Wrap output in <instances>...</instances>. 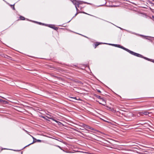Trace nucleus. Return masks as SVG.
Masks as SVG:
<instances>
[{
  "label": "nucleus",
  "instance_id": "f257e3e1",
  "mask_svg": "<svg viewBox=\"0 0 154 154\" xmlns=\"http://www.w3.org/2000/svg\"><path fill=\"white\" fill-rule=\"evenodd\" d=\"M107 44L109 45H112L113 46L116 47H117L119 48H125L124 47H123L122 46H121L120 45H118V44H110V43H102V42H96L95 44V48H96L97 46L101 44Z\"/></svg>",
  "mask_w": 154,
  "mask_h": 154
},
{
  "label": "nucleus",
  "instance_id": "f03ea898",
  "mask_svg": "<svg viewBox=\"0 0 154 154\" xmlns=\"http://www.w3.org/2000/svg\"><path fill=\"white\" fill-rule=\"evenodd\" d=\"M125 49V51H128V52L130 53V54H132V55H134L135 56H137V57H141L143 58L146 60H149V59L145 57H143V56L142 55H141L140 54L135 53L132 51H130L128 49Z\"/></svg>",
  "mask_w": 154,
  "mask_h": 154
},
{
  "label": "nucleus",
  "instance_id": "7ed1b4c3",
  "mask_svg": "<svg viewBox=\"0 0 154 154\" xmlns=\"http://www.w3.org/2000/svg\"><path fill=\"white\" fill-rule=\"evenodd\" d=\"M73 4L75 5V7L77 11L79 9L77 7H79V5L80 4H82V3L81 1H78L76 0H70Z\"/></svg>",
  "mask_w": 154,
  "mask_h": 154
},
{
  "label": "nucleus",
  "instance_id": "20e7f679",
  "mask_svg": "<svg viewBox=\"0 0 154 154\" xmlns=\"http://www.w3.org/2000/svg\"><path fill=\"white\" fill-rule=\"evenodd\" d=\"M99 19L101 20H103L104 21H106V22H109H109H108V21H107L106 20H104L103 19H101V18H99ZM110 23H111L110 22ZM111 24H113V25H115V26H116L117 27L119 28V29H120L121 30H125V31H127V32H129V33H130L131 34H135V35H137V34L136 33H135V32H131V31H129L128 30H126V29H123L120 27H119L118 26H117L115 25L114 24H113V23H111Z\"/></svg>",
  "mask_w": 154,
  "mask_h": 154
},
{
  "label": "nucleus",
  "instance_id": "39448f33",
  "mask_svg": "<svg viewBox=\"0 0 154 154\" xmlns=\"http://www.w3.org/2000/svg\"><path fill=\"white\" fill-rule=\"evenodd\" d=\"M48 27L55 30H57L58 29V28L57 27H55L54 25L49 24V25H48Z\"/></svg>",
  "mask_w": 154,
  "mask_h": 154
},
{
  "label": "nucleus",
  "instance_id": "423d86ee",
  "mask_svg": "<svg viewBox=\"0 0 154 154\" xmlns=\"http://www.w3.org/2000/svg\"><path fill=\"white\" fill-rule=\"evenodd\" d=\"M100 101H98L99 103L103 105V106H105L106 105V102L103 99H102V100H100Z\"/></svg>",
  "mask_w": 154,
  "mask_h": 154
},
{
  "label": "nucleus",
  "instance_id": "0eeeda50",
  "mask_svg": "<svg viewBox=\"0 0 154 154\" xmlns=\"http://www.w3.org/2000/svg\"><path fill=\"white\" fill-rule=\"evenodd\" d=\"M32 138H33V142L32 143H30V144H29L27 146H28L29 145L31 144H32V143H34L35 142H36V141H34V139L37 142H41V140H37L34 137H32Z\"/></svg>",
  "mask_w": 154,
  "mask_h": 154
},
{
  "label": "nucleus",
  "instance_id": "6e6552de",
  "mask_svg": "<svg viewBox=\"0 0 154 154\" xmlns=\"http://www.w3.org/2000/svg\"><path fill=\"white\" fill-rule=\"evenodd\" d=\"M84 127L85 128H87L91 130H94V129L92 128L87 125H85Z\"/></svg>",
  "mask_w": 154,
  "mask_h": 154
},
{
  "label": "nucleus",
  "instance_id": "1a4fd4ad",
  "mask_svg": "<svg viewBox=\"0 0 154 154\" xmlns=\"http://www.w3.org/2000/svg\"><path fill=\"white\" fill-rule=\"evenodd\" d=\"M5 2H6L8 5H9L10 6H11V7L12 8V9L14 10H15V8H14V5H15V4H14V5H10V4H9L6 1H5Z\"/></svg>",
  "mask_w": 154,
  "mask_h": 154
},
{
  "label": "nucleus",
  "instance_id": "9d476101",
  "mask_svg": "<svg viewBox=\"0 0 154 154\" xmlns=\"http://www.w3.org/2000/svg\"><path fill=\"white\" fill-rule=\"evenodd\" d=\"M141 113L145 115H147L149 113L146 111L142 112H141Z\"/></svg>",
  "mask_w": 154,
  "mask_h": 154
},
{
  "label": "nucleus",
  "instance_id": "9b49d317",
  "mask_svg": "<svg viewBox=\"0 0 154 154\" xmlns=\"http://www.w3.org/2000/svg\"><path fill=\"white\" fill-rule=\"evenodd\" d=\"M20 18L21 20H24L25 19V18L24 17L21 16H20Z\"/></svg>",
  "mask_w": 154,
  "mask_h": 154
},
{
  "label": "nucleus",
  "instance_id": "f8f14e48",
  "mask_svg": "<svg viewBox=\"0 0 154 154\" xmlns=\"http://www.w3.org/2000/svg\"><path fill=\"white\" fill-rule=\"evenodd\" d=\"M27 20H29V21H32L34 23H38V22H37V21H32V20H29V19H26Z\"/></svg>",
  "mask_w": 154,
  "mask_h": 154
},
{
  "label": "nucleus",
  "instance_id": "ddd939ff",
  "mask_svg": "<svg viewBox=\"0 0 154 154\" xmlns=\"http://www.w3.org/2000/svg\"><path fill=\"white\" fill-rule=\"evenodd\" d=\"M82 13H84V14H88V15H90L92 16V15H90V14H87V13H85V12H82ZM93 16V17H96V18H99H99H98V17H95V16Z\"/></svg>",
  "mask_w": 154,
  "mask_h": 154
},
{
  "label": "nucleus",
  "instance_id": "4468645a",
  "mask_svg": "<svg viewBox=\"0 0 154 154\" xmlns=\"http://www.w3.org/2000/svg\"><path fill=\"white\" fill-rule=\"evenodd\" d=\"M140 35L142 37H143V38H146V39L147 38V36H144L143 35Z\"/></svg>",
  "mask_w": 154,
  "mask_h": 154
},
{
  "label": "nucleus",
  "instance_id": "2eb2a0df",
  "mask_svg": "<svg viewBox=\"0 0 154 154\" xmlns=\"http://www.w3.org/2000/svg\"><path fill=\"white\" fill-rule=\"evenodd\" d=\"M50 119H52V120H53V121H55V122H58L56 120H55L53 118H50Z\"/></svg>",
  "mask_w": 154,
  "mask_h": 154
},
{
  "label": "nucleus",
  "instance_id": "dca6fc26",
  "mask_svg": "<svg viewBox=\"0 0 154 154\" xmlns=\"http://www.w3.org/2000/svg\"><path fill=\"white\" fill-rule=\"evenodd\" d=\"M82 3L83 2L84 3H86V4H91L90 3H88V2H83L82 1Z\"/></svg>",
  "mask_w": 154,
  "mask_h": 154
},
{
  "label": "nucleus",
  "instance_id": "f3484780",
  "mask_svg": "<svg viewBox=\"0 0 154 154\" xmlns=\"http://www.w3.org/2000/svg\"><path fill=\"white\" fill-rule=\"evenodd\" d=\"M97 97L98 98L100 99V100H102V98H101V97H100V96H97Z\"/></svg>",
  "mask_w": 154,
  "mask_h": 154
},
{
  "label": "nucleus",
  "instance_id": "a211bd4d",
  "mask_svg": "<svg viewBox=\"0 0 154 154\" xmlns=\"http://www.w3.org/2000/svg\"><path fill=\"white\" fill-rule=\"evenodd\" d=\"M48 25H49V24H45H45L44 26H47L48 27Z\"/></svg>",
  "mask_w": 154,
  "mask_h": 154
},
{
  "label": "nucleus",
  "instance_id": "6ab92c4d",
  "mask_svg": "<svg viewBox=\"0 0 154 154\" xmlns=\"http://www.w3.org/2000/svg\"><path fill=\"white\" fill-rule=\"evenodd\" d=\"M78 14V13L77 12L76 13V14H75V16L73 17H75Z\"/></svg>",
  "mask_w": 154,
  "mask_h": 154
},
{
  "label": "nucleus",
  "instance_id": "aec40b11",
  "mask_svg": "<svg viewBox=\"0 0 154 154\" xmlns=\"http://www.w3.org/2000/svg\"><path fill=\"white\" fill-rule=\"evenodd\" d=\"M152 20H153V21H154V16H153L152 15Z\"/></svg>",
  "mask_w": 154,
  "mask_h": 154
},
{
  "label": "nucleus",
  "instance_id": "412c9836",
  "mask_svg": "<svg viewBox=\"0 0 154 154\" xmlns=\"http://www.w3.org/2000/svg\"><path fill=\"white\" fill-rule=\"evenodd\" d=\"M106 4V2H105V4L104 5H100L99 6H104Z\"/></svg>",
  "mask_w": 154,
  "mask_h": 154
},
{
  "label": "nucleus",
  "instance_id": "4be33fe9",
  "mask_svg": "<svg viewBox=\"0 0 154 154\" xmlns=\"http://www.w3.org/2000/svg\"><path fill=\"white\" fill-rule=\"evenodd\" d=\"M38 24H39L40 25H41V24H42V23L40 22H38Z\"/></svg>",
  "mask_w": 154,
  "mask_h": 154
},
{
  "label": "nucleus",
  "instance_id": "5701e85b",
  "mask_svg": "<svg viewBox=\"0 0 154 154\" xmlns=\"http://www.w3.org/2000/svg\"><path fill=\"white\" fill-rule=\"evenodd\" d=\"M45 24V23H42V24H41V25L44 26Z\"/></svg>",
  "mask_w": 154,
  "mask_h": 154
},
{
  "label": "nucleus",
  "instance_id": "b1692460",
  "mask_svg": "<svg viewBox=\"0 0 154 154\" xmlns=\"http://www.w3.org/2000/svg\"><path fill=\"white\" fill-rule=\"evenodd\" d=\"M43 118L44 119H47L46 118H45V117H43Z\"/></svg>",
  "mask_w": 154,
  "mask_h": 154
},
{
  "label": "nucleus",
  "instance_id": "393cba45",
  "mask_svg": "<svg viewBox=\"0 0 154 154\" xmlns=\"http://www.w3.org/2000/svg\"><path fill=\"white\" fill-rule=\"evenodd\" d=\"M151 4H152L153 5H154V3H151Z\"/></svg>",
  "mask_w": 154,
  "mask_h": 154
},
{
  "label": "nucleus",
  "instance_id": "a878e982",
  "mask_svg": "<svg viewBox=\"0 0 154 154\" xmlns=\"http://www.w3.org/2000/svg\"><path fill=\"white\" fill-rule=\"evenodd\" d=\"M98 91L99 92H100V90H98Z\"/></svg>",
  "mask_w": 154,
  "mask_h": 154
},
{
  "label": "nucleus",
  "instance_id": "bb28decb",
  "mask_svg": "<svg viewBox=\"0 0 154 154\" xmlns=\"http://www.w3.org/2000/svg\"><path fill=\"white\" fill-rule=\"evenodd\" d=\"M72 19H72L70 20L68 22V23Z\"/></svg>",
  "mask_w": 154,
  "mask_h": 154
},
{
  "label": "nucleus",
  "instance_id": "cd10ccee",
  "mask_svg": "<svg viewBox=\"0 0 154 154\" xmlns=\"http://www.w3.org/2000/svg\"><path fill=\"white\" fill-rule=\"evenodd\" d=\"M83 35V36H84V37H85L87 38V37L86 36H84V35Z\"/></svg>",
  "mask_w": 154,
  "mask_h": 154
},
{
  "label": "nucleus",
  "instance_id": "c85d7f7f",
  "mask_svg": "<svg viewBox=\"0 0 154 154\" xmlns=\"http://www.w3.org/2000/svg\"><path fill=\"white\" fill-rule=\"evenodd\" d=\"M152 1L154 2V0H152Z\"/></svg>",
  "mask_w": 154,
  "mask_h": 154
},
{
  "label": "nucleus",
  "instance_id": "c756f323",
  "mask_svg": "<svg viewBox=\"0 0 154 154\" xmlns=\"http://www.w3.org/2000/svg\"><path fill=\"white\" fill-rule=\"evenodd\" d=\"M34 141H35V139H34Z\"/></svg>",
  "mask_w": 154,
  "mask_h": 154
},
{
  "label": "nucleus",
  "instance_id": "7c9ffc66",
  "mask_svg": "<svg viewBox=\"0 0 154 154\" xmlns=\"http://www.w3.org/2000/svg\"><path fill=\"white\" fill-rule=\"evenodd\" d=\"M154 61H153V62H154V60H153Z\"/></svg>",
  "mask_w": 154,
  "mask_h": 154
},
{
  "label": "nucleus",
  "instance_id": "2f4dec72",
  "mask_svg": "<svg viewBox=\"0 0 154 154\" xmlns=\"http://www.w3.org/2000/svg\"><path fill=\"white\" fill-rule=\"evenodd\" d=\"M3 1H5L4 0H3Z\"/></svg>",
  "mask_w": 154,
  "mask_h": 154
}]
</instances>
